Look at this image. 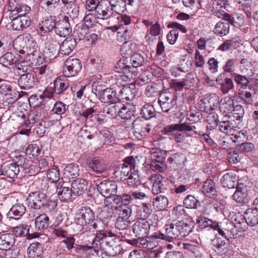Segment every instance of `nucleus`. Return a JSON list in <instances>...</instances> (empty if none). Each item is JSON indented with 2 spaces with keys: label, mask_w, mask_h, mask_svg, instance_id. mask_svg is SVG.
Returning <instances> with one entry per match:
<instances>
[{
  "label": "nucleus",
  "mask_w": 258,
  "mask_h": 258,
  "mask_svg": "<svg viewBox=\"0 0 258 258\" xmlns=\"http://www.w3.org/2000/svg\"><path fill=\"white\" fill-rule=\"evenodd\" d=\"M165 233L157 231L153 234L155 238L172 242L179 237L187 236L192 232V223L185 222L182 220H173L171 223L166 224L165 226Z\"/></svg>",
  "instance_id": "nucleus-1"
},
{
  "label": "nucleus",
  "mask_w": 258,
  "mask_h": 258,
  "mask_svg": "<svg viewBox=\"0 0 258 258\" xmlns=\"http://www.w3.org/2000/svg\"><path fill=\"white\" fill-rule=\"evenodd\" d=\"M96 235L92 242L93 247L99 248L110 255L115 256L120 253L121 247L117 240V235L111 232L95 230Z\"/></svg>",
  "instance_id": "nucleus-2"
},
{
  "label": "nucleus",
  "mask_w": 258,
  "mask_h": 258,
  "mask_svg": "<svg viewBox=\"0 0 258 258\" xmlns=\"http://www.w3.org/2000/svg\"><path fill=\"white\" fill-rule=\"evenodd\" d=\"M28 205L35 210H44L51 212L57 207L56 201L47 198L46 195L40 191L30 192L27 198Z\"/></svg>",
  "instance_id": "nucleus-3"
},
{
  "label": "nucleus",
  "mask_w": 258,
  "mask_h": 258,
  "mask_svg": "<svg viewBox=\"0 0 258 258\" xmlns=\"http://www.w3.org/2000/svg\"><path fill=\"white\" fill-rule=\"evenodd\" d=\"M150 224L146 219H139L133 225V231L137 238L141 239L140 243L145 247L152 249L157 245L156 239L152 237H147L150 230Z\"/></svg>",
  "instance_id": "nucleus-4"
},
{
  "label": "nucleus",
  "mask_w": 258,
  "mask_h": 258,
  "mask_svg": "<svg viewBox=\"0 0 258 258\" xmlns=\"http://www.w3.org/2000/svg\"><path fill=\"white\" fill-rule=\"evenodd\" d=\"M196 128V126L195 125H191V123L183 122L166 125L161 132L164 135H168L170 133L178 131L179 132L173 134V138L176 142L182 143L185 140L186 137L197 135Z\"/></svg>",
  "instance_id": "nucleus-5"
},
{
  "label": "nucleus",
  "mask_w": 258,
  "mask_h": 258,
  "mask_svg": "<svg viewBox=\"0 0 258 258\" xmlns=\"http://www.w3.org/2000/svg\"><path fill=\"white\" fill-rule=\"evenodd\" d=\"M132 66L126 64L125 59H120L115 67V71L126 74L125 77L136 76L138 72L137 68L143 66L145 63V54L135 53L132 54L130 59Z\"/></svg>",
  "instance_id": "nucleus-6"
},
{
  "label": "nucleus",
  "mask_w": 258,
  "mask_h": 258,
  "mask_svg": "<svg viewBox=\"0 0 258 258\" xmlns=\"http://www.w3.org/2000/svg\"><path fill=\"white\" fill-rule=\"evenodd\" d=\"M95 212L88 207H82L79 210L78 213L76 215L75 219L76 223L78 225L82 226V232L87 231H91L94 232L95 230L97 229L98 224L94 222Z\"/></svg>",
  "instance_id": "nucleus-7"
},
{
  "label": "nucleus",
  "mask_w": 258,
  "mask_h": 258,
  "mask_svg": "<svg viewBox=\"0 0 258 258\" xmlns=\"http://www.w3.org/2000/svg\"><path fill=\"white\" fill-rule=\"evenodd\" d=\"M177 98L175 93L169 91L161 93L158 102L162 111L168 112L171 110L177 103Z\"/></svg>",
  "instance_id": "nucleus-8"
},
{
  "label": "nucleus",
  "mask_w": 258,
  "mask_h": 258,
  "mask_svg": "<svg viewBox=\"0 0 258 258\" xmlns=\"http://www.w3.org/2000/svg\"><path fill=\"white\" fill-rule=\"evenodd\" d=\"M96 185L99 192L108 199L117 194V185L114 181L105 180L96 184Z\"/></svg>",
  "instance_id": "nucleus-9"
},
{
  "label": "nucleus",
  "mask_w": 258,
  "mask_h": 258,
  "mask_svg": "<svg viewBox=\"0 0 258 258\" xmlns=\"http://www.w3.org/2000/svg\"><path fill=\"white\" fill-rule=\"evenodd\" d=\"M82 69V63L80 59L72 57H69L64 62L63 74L66 77L76 76Z\"/></svg>",
  "instance_id": "nucleus-10"
},
{
  "label": "nucleus",
  "mask_w": 258,
  "mask_h": 258,
  "mask_svg": "<svg viewBox=\"0 0 258 258\" xmlns=\"http://www.w3.org/2000/svg\"><path fill=\"white\" fill-rule=\"evenodd\" d=\"M14 45L23 49H29L34 51L37 48V44L33 37L29 33L19 35L15 40Z\"/></svg>",
  "instance_id": "nucleus-11"
},
{
  "label": "nucleus",
  "mask_w": 258,
  "mask_h": 258,
  "mask_svg": "<svg viewBox=\"0 0 258 258\" xmlns=\"http://www.w3.org/2000/svg\"><path fill=\"white\" fill-rule=\"evenodd\" d=\"M111 3L108 0L100 1L99 6L95 10V14L97 18L107 20L113 16L115 12Z\"/></svg>",
  "instance_id": "nucleus-12"
},
{
  "label": "nucleus",
  "mask_w": 258,
  "mask_h": 258,
  "mask_svg": "<svg viewBox=\"0 0 258 258\" xmlns=\"http://www.w3.org/2000/svg\"><path fill=\"white\" fill-rule=\"evenodd\" d=\"M238 172L235 170H229L224 173L220 179L222 186L228 188H234L237 186L238 176Z\"/></svg>",
  "instance_id": "nucleus-13"
},
{
  "label": "nucleus",
  "mask_w": 258,
  "mask_h": 258,
  "mask_svg": "<svg viewBox=\"0 0 258 258\" xmlns=\"http://www.w3.org/2000/svg\"><path fill=\"white\" fill-rule=\"evenodd\" d=\"M133 128L134 134L141 136V137L147 136L151 131V126L142 118H137L133 122Z\"/></svg>",
  "instance_id": "nucleus-14"
},
{
  "label": "nucleus",
  "mask_w": 258,
  "mask_h": 258,
  "mask_svg": "<svg viewBox=\"0 0 258 258\" xmlns=\"http://www.w3.org/2000/svg\"><path fill=\"white\" fill-rule=\"evenodd\" d=\"M54 31L56 34L60 37L69 36L72 32V28L68 17H65L56 22Z\"/></svg>",
  "instance_id": "nucleus-15"
},
{
  "label": "nucleus",
  "mask_w": 258,
  "mask_h": 258,
  "mask_svg": "<svg viewBox=\"0 0 258 258\" xmlns=\"http://www.w3.org/2000/svg\"><path fill=\"white\" fill-rule=\"evenodd\" d=\"M13 17V16H10L12 20V28L16 31H22L28 27L31 24V20L27 16H18L15 18Z\"/></svg>",
  "instance_id": "nucleus-16"
},
{
  "label": "nucleus",
  "mask_w": 258,
  "mask_h": 258,
  "mask_svg": "<svg viewBox=\"0 0 258 258\" xmlns=\"http://www.w3.org/2000/svg\"><path fill=\"white\" fill-rule=\"evenodd\" d=\"M18 84L19 87L24 90L32 88L35 84L34 75L30 73L21 75L18 80Z\"/></svg>",
  "instance_id": "nucleus-17"
},
{
  "label": "nucleus",
  "mask_w": 258,
  "mask_h": 258,
  "mask_svg": "<svg viewBox=\"0 0 258 258\" xmlns=\"http://www.w3.org/2000/svg\"><path fill=\"white\" fill-rule=\"evenodd\" d=\"M218 102V97L216 94L205 98L200 104V109L202 111L210 112L217 107Z\"/></svg>",
  "instance_id": "nucleus-18"
},
{
  "label": "nucleus",
  "mask_w": 258,
  "mask_h": 258,
  "mask_svg": "<svg viewBox=\"0 0 258 258\" xmlns=\"http://www.w3.org/2000/svg\"><path fill=\"white\" fill-rule=\"evenodd\" d=\"M212 12L216 17H220L222 13L230 7L227 0H212Z\"/></svg>",
  "instance_id": "nucleus-19"
},
{
  "label": "nucleus",
  "mask_w": 258,
  "mask_h": 258,
  "mask_svg": "<svg viewBox=\"0 0 258 258\" xmlns=\"http://www.w3.org/2000/svg\"><path fill=\"white\" fill-rule=\"evenodd\" d=\"M77 45L75 38H67L61 43L59 48V55L63 56L68 55L72 52Z\"/></svg>",
  "instance_id": "nucleus-20"
},
{
  "label": "nucleus",
  "mask_w": 258,
  "mask_h": 258,
  "mask_svg": "<svg viewBox=\"0 0 258 258\" xmlns=\"http://www.w3.org/2000/svg\"><path fill=\"white\" fill-rule=\"evenodd\" d=\"M87 181L81 178H78L73 180L71 184V189L75 196L83 195L87 188Z\"/></svg>",
  "instance_id": "nucleus-21"
},
{
  "label": "nucleus",
  "mask_w": 258,
  "mask_h": 258,
  "mask_svg": "<svg viewBox=\"0 0 258 258\" xmlns=\"http://www.w3.org/2000/svg\"><path fill=\"white\" fill-rule=\"evenodd\" d=\"M228 120H224L219 122L218 127L219 130L226 135L230 136L232 132H234L235 128L239 123L236 122L231 118L229 117Z\"/></svg>",
  "instance_id": "nucleus-22"
},
{
  "label": "nucleus",
  "mask_w": 258,
  "mask_h": 258,
  "mask_svg": "<svg viewBox=\"0 0 258 258\" xmlns=\"http://www.w3.org/2000/svg\"><path fill=\"white\" fill-rule=\"evenodd\" d=\"M149 180L152 183V192L155 195L164 192V187L162 183L163 177L159 174H152L149 177Z\"/></svg>",
  "instance_id": "nucleus-23"
},
{
  "label": "nucleus",
  "mask_w": 258,
  "mask_h": 258,
  "mask_svg": "<svg viewBox=\"0 0 258 258\" xmlns=\"http://www.w3.org/2000/svg\"><path fill=\"white\" fill-rule=\"evenodd\" d=\"M62 180L58 182L56 186L58 197L61 201H66L71 199L73 195L71 188L63 185Z\"/></svg>",
  "instance_id": "nucleus-24"
},
{
  "label": "nucleus",
  "mask_w": 258,
  "mask_h": 258,
  "mask_svg": "<svg viewBox=\"0 0 258 258\" xmlns=\"http://www.w3.org/2000/svg\"><path fill=\"white\" fill-rule=\"evenodd\" d=\"M52 86L55 95L61 94L68 88L69 80L64 76H59L55 79Z\"/></svg>",
  "instance_id": "nucleus-25"
},
{
  "label": "nucleus",
  "mask_w": 258,
  "mask_h": 258,
  "mask_svg": "<svg viewBox=\"0 0 258 258\" xmlns=\"http://www.w3.org/2000/svg\"><path fill=\"white\" fill-rule=\"evenodd\" d=\"M228 239L224 237V239L219 237H216L212 241L215 252L219 254L225 253L228 250L229 243Z\"/></svg>",
  "instance_id": "nucleus-26"
},
{
  "label": "nucleus",
  "mask_w": 258,
  "mask_h": 258,
  "mask_svg": "<svg viewBox=\"0 0 258 258\" xmlns=\"http://www.w3.org/2000/svg\"><path fill=\"white\" fill-rule=\"evenodd\" d=\"M103 103H111L118 101L121 99L116 96V92L111 88L104 89L99 99Z\"/></svg>",
  "instance_id": "nucleus-27"
},
{
  "label": "nucleus",
  "mask_w": 258,
  "mask_h": 258,
  "mask_svg": "<svg viewBox=\"0 0 258 258\" xmlns=\"http://www.w3.org/2000/svg\"><path fill=\"white\" fill-rule=\"evenodd\" d=\"M26 208L22 204H16L12 206L7 214L8 218L19 219L26 212Z\"/></svg>",
  "instance_id": "nucleus-28"
},
{
  "label": "nucleus",
  "mask_w": 258,
  "mask_h": 258,
  "mask_svg": "<svg viewBox=\"0 0 258 258\" xmlns=\"http://www.w3.org/2000/svg\"><path fill=\"white\" fill-rule=\"evenodd\" d=\"M200 191L205 196L209 198L216 195L217 190L214 181L211 179H207L205 181Z\"/></svg>",
  "instance_id": "nucleus-29"
},
{
  "label": "nucleus",
  "mask_w": 258,
  "mask_h": 258,
  "mask_svg": "<svg viewBox=\"0 0 258 258\" xmlns=\"http://www.w3.org/2000/svg\"><path fill=\"white\" fill-rule=\"evenodd\" d=\"M121 106H122V103L119 102V101L114 103H111L104 106L102 109V111L111 117H115L119 115Z\"/></svg>",
  "instance_id": "nucleus-30"
},
{
  "label": "nucleus",
  "mask_w": 258,
  "mask_h": 258,
  "mask_svg": "<svg viewBox=\"0 0 258 258\" xmlns=\"http://www.w3.org/2000/svg\"><path fill=\"white\" fill-rule=\"evenodd\" d=\"M55 25L54 17L50 16L41 21L38 25V28L40 31L46 33L51 31L53 28L55 30Z\"/></svg>",
  "instance_id": "nucleus-31"
},
{
  "label": "nucleus",
  "mask_w": 258,
  "mask_h": 258,
  "mask_svg": "<svg viewBox=\"0 0 258 258\" xmlns=\"http://www.w3.org/2000/svg\"><path fill=\"white\" fill-rule=\"evenodd\" d=\"M15 239L13 234L5 233L0 235V249L7 250L14 244Z\"/></svg>",
  "instance_id": "nucleus-32"
},
{
  "label": "nucleus",
  "mask_w": 258,
  "mask_h": 258,
  "mask_svg": "<svg viewBox=\"0 0 258 258\" xmlns=\"http://www.w3.org/2000/svg\"><path fill=\"white\" fill-rule=\"evenodd\" d=\"M43 253V244L38 242L32 243L27 248V254L29 258L41 256Z\"/></svg>",
  "instance_id": "nucleus-33"
},
{
  "label": "nucleus",
  "mask_w": 258,
  "mask_h": 258,
  "mask_svg": "<svg viewBox=\"0 0 258 258\" xmlns=\"http://www.w3.org/2000/svg\"><path fill=\"white\" fill-rule=\"evenodd\" d=\"M89 167L98 173L103 172L107 168L104 161L99 157L93 158L89 163Z\"/></svg>",
  "instance_id": "nucleus-34"
},
{
  "label": "nucleus",
  "mask_w": 258,
  "mask_h": 258,
  "mask_svg": "<svg viewBox=\"0 0 258 258\" xmlns=\"http://www.w3.org/2000/svg\"><path fill=\"white\" fill-rule=\"evenodd\" d=\"M247 197V187L244 185H237L233 195V199L239 203H245Z\"/></svg>",
  "instance_id": "nucleus-35"
},
{
  "label": "nucleus",
  "mask_w": 258,
  "mask_h": 258,
  "mask_svg": "<svg viewBox=\"0 0 258 258\" xmlns=\"http://www.w3.org/2000/svg\"><path fill=\"white\" fill-rule=\"evenodd\" d=\"M64 176L70 179L76 178L80 174V169L78 165L71 163L67 164L64 168Z\"/></svg>",
  "instance_id": "nucleus-36"
},
{
  "label": "nucleus",
  "mask_w": 258,
  "mask_h": 258,
  "mask_svg": "<svg viewBox=\"0 0 258 258\" xmlns=\"http://www.w3.org/2000/svg\"><path fill=\"white\" fill-rule=\"evenodd\" d=\"M230 30V24L227 22L219 21L215 25L213 32L217 36H224L228 34Z\"/></svg>",
  "instance_id": "nucleus-37"
},
{
  "label": "nucleus",
  "mask_w": 258,
  "mask_h": 258,
  "mask_svg": "<svg viewBox=\"0 0 258 258\" xmlns=\"http://www.w3.org/2000/svg\"><path fill=\"white\" fill-rule=\"evenodd\" d=\"M109 199H111L112 201L108 199L105 200L104 203L106 206L108 207V209L110 208L113 211H116L121 209V207L123 206L121 202V196L116 195V194L115 196L111 197Z\"/></svg>",
  "instance_id": "nucleus-38"
},
{
  "label": "nucleus",
  "mask_w": 258,
  "mask_h": 258,
  "mask_svg": "<svg viewBox=\"0 0 258 258\" xmlns=\"http://www.w3.org/2000/svg\"><path fill=\"white\" fill-rule=\"evenodd\" d=\"M4 175L13 178L16 177L20 172L19 167L12 163L3 164Z\"/></svg>",
  "instance_id": "nucleus-39"
},
{
  "label": "nucleus",
  "mask_w": 258,
  "mask_h": 258,
  "mask_svg": "<svg viewBox=\"0 0 258 258\" xmlns=\"http://www.w3.org/2000/svg\"><path fill=\"white\" fill-rule=\"evenodd\" d=\"M245 220L248 224L253 226L258 224V211L254 209H248L244 212Z\"/></svg>",
  "instance_id": "nucleus-40"
},
{
  "label": "nucleus",
  "mask_w": 258,
  "mask_h": 258,
  "mask_svg": "<svg viewBox=\"0 0 258 258\" xmlns=\"http://www.w3.org/2000/svg\"><path fill=\"white\" fill-rule=\"evenodd\" d=\"M49 218L45 213L38 216L35 220V227L37 230H40L46 229L49 226Z\"/></svg>",
  "instance_id": "nucleus-41"
},
{
  "label": "nucleus",
  "mask_w": 258,
  "mask_h": 258,
  "mask_svg": "<svg viewBox=\"0 0 258 258\" xmlns=\"http://www.w3.org/2000/svg\"><path fill=\"white\" fill-rule=\"evenodd\" d=\"M120 231L117 233V238H122L123 240L126 241L127 243L131 244H136L137 243V239L132 238V234L130 227H127L123 229V230H120ZM119 241V239L117 240V242Z\"/></svg>",
  "instance_id": "nucleus-42"
},
{
  "label": "nucleus",
  "mask_w": 258,
  "mask_h": 258,
  "mask_svg": "<svg viewBox=\"0 0 258 258\" xmlns=\"http://www.w3.org/2000/svg\"><path fill=\"white\" fill-rule=\"evenodd\" d=\"M168 204V199L165 196L160 195L153 199V205L158 211L165 210Z\"/></svg>",
  "instance_id": "nucleus-43"
},
{
  "label": "nucleus",
  "mask_w": 258,
  "mask_h": 258,
  "mask_svg": "<svg viewBox=\"0 0 258 258\" xmlns=\"http://www.w3.org/2000/svg\"><path fill=\"white\" fill-rule=\"evenodd\" d=\"M132 169L130 166H126L123 164H121L118 166L115 174L117 177H118L120 180L124 181L126 179L127 177L132 172Z\"/></svg>",
  "instance_id": "nucleus-44"
},
{
  "label": "nucleus",
  "mask_w": 258,
  "mask_h": 258,
  "mask_svg": "<svg viewBox=\"0 0 258 258\" xmlns=\"http://www.w3.org/2000/svg\"><path fill=\"white\" fill-rule=\"evenodd\" d=\"M234 105V101L229 97H225L222 99L220 103V110L225 114L232 112Z\"/></svg>",
  "instance_id": "nucleus-45"
},
{
  "label": "nucleus",
  "mask_w": 258,
  "mask_h": 258,
  "mask_svg": "<svg viewBox=\"0 0 258 258\" xmlns=\"http://www.w3.org/2000/svg\"><path fill=\"white\" fill-rule=\"evenodd\" d=\"M141 115L147 120L155 117L156 112L154 106L149 104H146L141 109Z\"/></svg>",
  "instance_id": "nucleus-46"
},
{
  "label": "nucleus",
  "mask_w": 258,
  "mask_h": 258,
  "mask_svg": "<svg viewBox=\"0 0 258 258\" xmlns=\"http://www.w3.org/2000/svg\"><path fill=\"white\" fill-rule=\"evenodd\" d=\"M135 112V107L130 105L125 106L122 104L118 116L122 119H129L134 116Z\"/></svg>",
  "instance_id": "nucleus-47"
},
{
  "label": "nucleus",
  "mask_w": 258,
  "mask_h": 258,
  "mask_svg": "<svg viewBox=\"0 0 258 258\" xmlns=\"http://www.w3.org/2000/svg\"><path fill=\"white\" fill-rule=\"evenodd\" d=\"M206 120L208 124L207 128L210 130L218 126L220 122L218 119V115L215 112H209Z\"/></svg>",
  "instance_id": "nucleus-48"
},
{
  "label": "nucleus",
  "mask_w": 258,
  "mask_h": 258,
  "mask_svg": "<svg viewBox=\"0 0 258 258\" xmlns=\"http://www.w3.org/2000/svg\"><path fill=\"white\" fill-rule=\"evenodd\" d=\"M151 205L150 203H143L138 211V216L140 219H147L152 213Z\"/></svg>",
  "instance_id": "nucleus-49"
},
{
  "label": "nucleus",
  "mask_w": 258,
  "mask_h": 258,
  "mask_svg": "<svg viewBox=\"0 0 258 258\" xmlns=\"http://www.w3.org/2000/svg\"><path fill=\"white\" fill-rule=\"evenodd\" d=\"M95 247L80 245V250L85 254L87 258H99V251Z\"/></svg>",
  "instance_id": "nucleus-50"
},
{
  "label": "nucleus",
  "mask_w": 258,
  "mask_h": 258,
  "mask_svg": "<svg viewBox=\"0 0 258 258\" xmlns=\"http://www.w3.org/2000/svg\"><path fill=\"white\" fill-rule=\"evenodd\" d=\"M17 60L18 59L11 52H7L0 57V63L5 67L16 63Z\"/></svg>",
  "instance_id": "nucleus-51"
},
{
  "label": "nucleus",
  "mask_w": 258,
  "mask_h": 258,
  "mask_svg": "<svg viewBox=\"0 0 258 258\" xmlns=\"http://www.w3.org/2000/svg\"><path fill=\"white\" fill-rule=\"evenodd\" d=\"M183 205L186 208L196 209L200 206V202L194 196L188 195L184 199Z\"/></svg>",
  "instance_id": "nucleus-52"
},
{
  "label": "nucleus",
  "mask_w": 258,
  "mask_h": 258,
  "mask_svg": "<svg viewBox=\"0 0 258 258\" xmlns=\"http://www.w3.org/2000/svg\"><path fill=\"white\" fill-rule=\"evenodd\" d=\"M47 179L52 183H56L60 181V173L58 167L56 166L49 169L47 173Z\"/></svg>",
  "instance_id": "nucleus-53"
},
{
  "label": "nucleus",
  "mask_w": 258,
  "mask_h": 258,
  "mask_svg": "<svg viewBox=\"0 0 258 258\" xmlns=\"http://www.w3.org/2000/svg\"><path fill=\"white\" fill-rule=\"evenodd\" d=\"M151 154L152 161H164L167 153L164 150L154 148L151 151Z\"/></svg>",
  "instance_id": "nucleus-54"
},
{
  "label": "nucleus",
  "mask_w": 258,
  "mask_h": 258,
  "mask_svg": "<svg viewBox=\"0 0 258 258\" xmlns=\"http://www.w3.org/2000/svg\"><path fill=\"white\" fill-rule=\"evenodd\" d=\"M127 184L131 187L137 186L141 184L140 177L138 171L134 170L125 180Z\"/></svg>",
  "instance_id": "nucleus-55"
},
{
  "label": "nucleus",
  "mask_w": 258,
  "mask_h": 258,
  "mask_svg": "<svg viewBox=\"0 0 258 258\" xmlns=\"http://www.w3.org/2000/svg\"><path fill=\"white\" fill-rule=\"evenodd\" d=\"M196 223L199 227L201 228H205L209 227L213 229H214V225L215 226L216 224V222H214L211 219L204 216L198 217Z\"/></svg>",
  "instance_id": "nucleus-56"
},
{
  "label": "nucleus",
  "mask_w": 258,
  "mask_h": 258,
  "mask_svg": "<svg viewBox=\"0 0 258 258\" xmlns=\"http://www.w3.org/2000/svg\"><path fill=\"white\" fill-rule=\"evenodd\" d=\"M132 35V29L124 28L122 32H117V40L122 43L129 42Z\"/></svg>",
  "instance_id": "nucleus-57"
},
{
  "label": "nucleus",
  "mask_w": 258,
  "mask_h": 258,
  "mask_svg": "<svg viewBox=\"0 0 258 258\" xmlns=\"http://www.w3.org/2000/svg\"><path fill=\"white\" fill-rule=\"evenodd\" d=\"M29 228L26 224H21L15 227L13 230V234L16 237L25 236L29 234Z\"/></svg>",
  "instance_id": "nucleus-58"
},
{
  "label": "nucleus",
  "mask_w": 258,
  "mask_h": 258,
  "mask_svg": "<svg viewBox=\"0 0 258 258\" xmlns=\"http://www.w3.org/2000/svg\"><path fill=\"white\" fill-rule=\"evenodd\" d=\"M21 97V95L20 94H18L17 92L13 90L4 96L3 98L4 104L6 103L7 105L13 104L17 101Z\"/></svg>",
  "instance_id": "nucleus-59"
},
{
  "label": "nucleus",
  "mask_w": 258,
  "mask_h": 258,
  "mask_svg": "<svg viewBox=\"0 0 258 258\" xmlns=\"http://www.w3.org/2000/svg\"><path fill=\"white\" fill-rule=\"evenodd\" d=\"M234 87L233 82L231 78H225L224 82L220 85V90L223 94H227Z\"/></svg>",
  "instance_id": "nucleus-60"
},
{
  "label": "nucleus",
  "mask_w": 258,
  "mask_h": 258,
  "mask_svg": "<svg viewBox=\"0 0 258 258\" xmlns=\"http://www.w3.org/2000/svg\"><path fill=\"white\" fill-rule=\"evenodd\" d=\"M236 47L237 41L235 39H228L224 41L223 43L220 45L218 50L225 51L235 49Z\"/></svg>",
  "instance_id": "nucleus-61"
},
{
  "label": "nucleus",
  "mask_w": 258,
  "mask_h": 258,
  "mask_svg": "<svg viewBox=\"0 0 258 258\" xmlns=\"http://www.w3.org/2000/svg\"><path fill=\"white\" fill-rule=\"evenodd\" d=\"M60 0H40L41 7L49 11L54 10L58 5Z\"/></svg>",
  "instance_id": "nucleus-62"
},
{
  "label": "nucleus",
  "mask_w": 258,
  "mask_h": 258,
  "mask_svg": "<svg viewBox=\"0 0 258 258\" xmlns=\"http://www.w3.org/2000/svg\"><path fill=\"white\" fill-rule=\"evenodd\" d=\"M109 2H111V6L114 10V12L117 14L125 10V2H124V0H110Z\"/></svg>",
  "instance_id": "nucleus-63"
},
{
  "label": "nucleus",
  "mask_w": 258,
  "mask_h": 258,
  "mask_svg": "<svg viewBox=\"0 0 258 258\" xmlns=\"http://www.w3.org/2000/svg\"><path fill=\"white\" fill-rule=\"evenodd\" d=\"M41 152V149L38 145L32 144L29 145L26 150V154L30 158L38 156Z\"/></svg>",
  "instance_id": "nucleus-64"
}]
</instances>
